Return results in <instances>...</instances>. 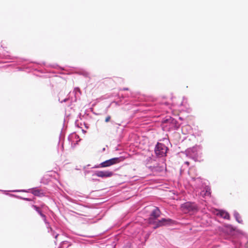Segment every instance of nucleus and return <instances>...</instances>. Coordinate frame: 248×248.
I'll use <instances>...</instances> for the list:
<instances>
[{"instance_id": "nucleus-1", "label": "nucleus", "mask_w": 248, "mask_h": 248, "mask_svg": "<svg viewBox=\"0 0 248 248\" xmlns=\"http://www.w3.org/2000/svg\"><path fill=\"white\" fill-rule=\"evenodd\" d=\"M160 216V211L157 207H155L152 212L150 217L149 218V223L155 225L154 228L169 224L172 221L171 219L162 218L161 220H157V218Z\"/></svg>"}, {"instance_id": "nucleus-2", "label": "nucleus", "mask_w": 248, "mask_h": 248, "mask_svg": "<svg viewBox=\"0 0 248 248\" xmlns=\"http://www.w3.org/2000/svg\"><path fill=\"white\" fill-rule=\"evenodd\" d=\"M124 160V158L123 157H114L111 158L110 159L106 160L101 164H99V166L97 167L100 168H106L111 166L113 165H115L120 163L121 161Z\"/></svg>"}, {"instance_id": "nucleus-3", "label": "nucleus", "mask_w": 248, "mask_h": 248, "mask_svg": "<svg viewBox=\"0 0 248 248\" xmlns=\"http://www.w3.org/2000/svg\"><path fill=\"white\" fill-rule=\"evenodd\" d=\"M124 160V158L123 157H114L111 158L110 159L106 160L101 164H99V166L97 167L100 168H106L111 166L113 165H115L120 163L121 161Z\"/></svg>"}, {"instance_id": "nucleus-4", "label": "nucleus", "mask_w": 248, "mask_h": 248, "mask_svg": "<svg viewBox=\"0 0 248 248\" xmlns=\"http://www.w3.org/2000/svg\"><path fill=\"white\" fill-rule=\"evenodd\" d=\"M181 209L185 213L198 210L197 205L194 202H186L181 205Z\"/></svg>"}, {"instance_id": "nucleus-5", "label": "nucleus", "mask_w": 248, "mask_h": 248, "mask_svg": "<svg viewBox=\"0 0 248 248\" xmlns=\"http://www.w3.org/2000/svg\"><path fill=\"white\" fill-rule=\"evenodd\" d=\"M167 147L163 143L158 142L155 146V152L156 155L162 156L166 155Z\"/></svg>"}, {"instance_id": "nucleus-6", "label": "nucleus", "mask_w": 248, "mask_h": 248, "mask_svg": "<svg viewBox=\"0 0 248 248\" xmlns=\"http://www.w3.org/2000/svg\"><path fill=\"white\" fill-rule=\"evenodd\" d=\"M94 175L99 177H109L113 175V172L109 171H97Z\"/></svg>"}, {"instance_id": "nucleus-7", "label": "nucleus", "mask_w": 248, "mask_h": 248, "mask_svg": "<svg viewBox=\"0 0 248 248\" xmlns=\"http://www.w3.org/2000/svg\"><path fill=\"white\" fill-rule=\"evenodd\" d=\"M44 205H42L41 207H38L36 205H33L32 207L40 214L41 217L43 218L44 221H46V217L42 213L41 209L43 208Z\"/></svg>"}, {"instance_id": "nucleus-8", "label": "nucleus", "mask_w": 248, "mask_h": 248, "mask_svg": "<svg viewBox=\"0 0 248 248\" xmlns=\"http://www.w3.org/2000/svg\"><path fill=\"white\" fill-rule=\"evenodd\" d=\"M211 194V188L209 186H205L204 190L202 191L201 195L203 197H210Z\"/></svg>"}, {"instance_id": "nucleus-9", "label": "nucleus", "mask_w": 248, "mask_h": 248, "mask_svg": "<svg viewBox=\"0 0 248 248\" xmlns=\"http://www.w3.org/2000/svg\"><path fill=\"white\" fill-rule=\"evenodd\" d=\"M31 192L36 196L41 197L44 195L42 190L36 188L31 189Z\"/></svg>"}, {"instance_id": "nucleus-10", "label": "nucleus", "mask_w": 248, "mask_h": 248, "mask_svg": "<svg viewBox=\"0 0 248 248\" xmlns=\"http://www.w3.org/2000/svg\"><path fill=\"white\" fill-rule=\"evenodd\" d=\"M217 214L225 219H229L230 218V216L229 213L225 211L220 210L219 211Z\"/></svg>"}, {"instance_id": "nucleus-11", "label": "nucleus", "mask_w": 248, "mask_h": 248, "mask_svg": "<svg viewBox=\"0 0 248 248\" xmlns=\"http://www.w3.org/2000/svg\"><path fill=\"white\" fill-rule=\"evenodd\" d=\"M235 217L237 220V221L239 222V223H241L242 222V220H239V218H240V217L238 213H236L235 214Z\"/></svg>"}, {"instance_id": "nucleus-12", "label": "nucleus", "mask_w": 248, "mask_h": 248, "mask_svg": "<svg viewBox=\"0 0 248 248\" xmlns=\"http://www.w3.org/2000/svg\"><path fill=\"white\" fill-rule=\"evenodd\" d=\"M111 119V117L110 116H108L105 119V122H108Z\"/></svg>"}, {"instance_id": "nucleus-13", "label": "nucleus", "mask_w": 248, "mask_h": 248, "mask_svg": "<svg viewBox=\"0 0 248 248\" xmlns=\"http://www.w3.org/2000/svg\"><path fill=\"white\" fill-rule=\"evenodd\" d=\"M124 90H128V88H124Z\"/></svg>"}, {"instance_id": "nucleus-14", "label": "nucleus", "mask_w": 248, "mask_h": 248, "mask_svg": "<svg viewBox=\"0 0 248 248\" xmlns=\"http://www.w3.org/2000/svg\"><path fill=\"white\" fill-rule=\"evenodd\" d=\"M185 163L187 165H188L189 164L188 162H186Z\"/></svg>"}, {"instance_id": "nucleus-15", "label": "nucleus", "mask_w": 248, "mask_h": 248, "mask_svg": "<svg viewBox=\"0 0 248 248\" xmlns=\"http://www.w3.org/2000/svg\"><path fill=\"white\" fill-rule=\"evenodd\" d=\"M58 235L57 234V235H56L55 236V238H57V237Z\"/></svg>"}]
</instances>
